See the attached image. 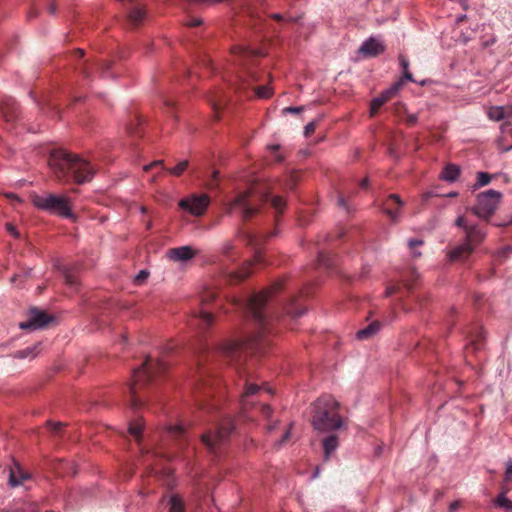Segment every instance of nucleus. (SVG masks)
<instances>
[{"label":"nucleus","instance_id":"nucleus-30","mask_svg":"<svg viewBox=\"0 0 512 512\" xmlns=\"http://www.w3.org/2000/svg\"><path fill=\"white\" fill-rule=\"evenodd\" d=\"M250 266L251 264L250 263H247L245 264L241 269L240 271H237V272H234L233 273V278H235L236 280H243L245 279L246 277H248L251 273L250 271Z\"/></svg>","mask_w":512,"mask_h":512},{"label":"nucleus","instance_id":"nucleus-47","mask_svg":"<svg viewBox=\"0 0 512 512\" xmlns=\"http://www.w3.org/2000/svg\"><path fill=\"white\" fill-rule=\"evenodd\" d=\"M238 347V343H231L228 346H226L224 349L227 350V352H231L235 350Z\"/></svg>","mask_w":512,"mask_h":512},{"label":"nucleus","instance_id":"nucleus-37","mask_svg":"<svg viewBox=\"0 0 512 512\" xmlns=\"http://www.w3.org/2000/svg\"><path fill=\"white\" fill-rule=\"evenodd\" d=\"M290 435H291L290 429L285 430L281 439L278 442H276V446L281 447L290 438Z\"/></svg>","mask_w":512,"mask_h":512},{"label":"nucleus","instance_id":"nucleus-24","mask_svg":"<svg viewBox=\"0 0 512 512\" xmlns=\"http://www.w3.org/2000/svg\"><path fill=\"white\" fill-rule=\"evenodd\" d=\"M398 59H399V64L403 71V78L407 81L413 82L414 81L413 75L409 71V61L403 55H399Z\"/></svg>","mask_w":512,"mask_h":512},{"label":"nucleus","instance_id":"nucleus-33","mask_svg":"<svg viewBox=\"0 0 512 512\" xmlns=\"http://www.w3.org/2000/svg\"><path fill=\"white\" fill-rule=\"evenodd\" d=\"M423 244V241L420 240V239H411L409 242H408V245H409V248L411 249V252L414 256H420L421 253L420 252H416L415 251V247L416 246H421Z\"/></svg>","mask_w":512,"mask_h":512},{"label":"nucleus","instance_id":"nucleus-32","mask_svg":"<svg viewBox=\"0 0 512 512\" xmlns=\"http://www.w3.org/2000/svg\"><path fill=\"white\" fill-rule=\"evenodd\" d=\"M255 92L256 95L261 99L269 98L272 95V89L269 86L257 87Z\"/></svg>","mask_w":512,"mask_h":512},{"label":"nucleus","instance_id":"nucleus-13","mask_svg":"<svg viewBox=\"0 0 512 512\" xmlns=\"http://www.w3.org/2000/svg\"><path fill=\"white\" fill-rule=\"evenodd\" d=\"M197 249L192 246L186 245L177 248H172L167 251V257L173 261H187L197 254Z\"/></svg>","mask_w":512,"mask_h":512},{"label":"nucleus","instance_id":"nucleus-6","mask_svg":"<svg viewBox=\"0 0 512 512\" xmlns=\"http://www.w3.org/2000/svg\"><path fill=\"white\" fill-rule=\"evenodd\" d=\"M501 199L502 194L496 190L490 189L482 192L477 196L473 212L482 219H489L498 208Z\"/></svg>","mask_w":512,"mask_h":512},{"label":"nucleus","instance_id":"nucleus-20","mask_svg":"<svg viewBox=\"0 0 512 512\" xmlns=\"http://www.w3.org/2000/svg\"><path fill=\"white\" fill-rule=\"evenodd\" d=\"M128 17L131 24L138 25L145 19L146 11L144 8L137 6L131 9Z\"/></svg>","mask_w":512,"mask_h":512},{"label":"nucleus","instance_id":"nucleus-41","mask_svg":"<svg viewBox=\"0 0 512 512\" xmlns=\"http://www.w3.org/2000/svg\"><path fill=\"white\" fill-rule=\"evenodd\" d=\"M302 110V107H286L283 109V113H300Z\"/></svg>","mask_w":512,"mask_h":512},{"label":"nucleus","instance_id":"nucleus-42","mask_svg":"<svg viewBox=\"0 0 512 512\" xmlns=\"http://www.w3.org/2000/svg\"><path fill=\"white\" fill-rule=\"evenodd\" d=\"M6 229L14 237H18L19 236V233L17 232V230H16V228H15V226L13 224H10V223L6 224Z\"/></svg>","mask_w":512,"mask_h":512},{"label":"nucleus","instance_id":"nucleus-5","mask_svg":"<svg viewBox=\"0 0 512 512\" xmlns=\"http://www.w3.org/2000/svg\"><path fill=\"white\" fill-rule=\"evenodd\" d=\"M31 201L33 205L40 210H44L64 218H74V214L72 213L69 204V199L65 195H56L51 193L43 195L34 194L31 197Z\"/></svg>","mask_w":512,"mask_h":512},{"label":"nucleus","instance_id":"nucleus-45","mask_svg":"<svg viewBox=\"0 0 512 512\" xmlns=\"http://www.w3.org/2000/svg\"><path fill=\"white\" fill-rule=\"evenodd\" d=\"M202 23V20L200 18H193L190 21L187 22L188 26L195 27Z\"/></svg>","mask_w":512,"mask_h":512},{"label":"nucleus","instance_id":"nucleus-52","mask_svg":"<svg viewBox=\"0 0 512 512\" xmlns=\"http://www.w3.org/2000/svg\"><path fill=\"white\" fill-rule=\"evenodd\" d=\"M319 473H320V469L317 467L315 472H314V474H313V476H312V478L318 477Z\"/></svg>","mask_w":512,"mask_h":512},{"label":"nucleus","instance_id":"nucleus-40","mask_svg":"<svg viewBox=\"0 0 512 512\" xmlns=\"http://www.w3.org/2000/svg\"><path fill=\"white\" fill-rule=\"evenodd\" d=\"M390 202L396 203L399 208L403 205L402 201L400 200L399 196L396 194H391L388 198L387 205H389Z\"/></svg>","mask_w":512,"mask_h":512},{"label":"nucleus","instance_id":"nucleus-16","mask_svg":"<svg viewBox=\"0 0 512 512\" xmlns=\"http://www.w3.org/2000/svg\"><path fill=\"white\" fill-rule=\"evenodd\" d=\"M322 446L324 450V460L328 461L332 455V453L338 448L339 446V439L336 434L331 432L330 435L326 436L322 441Z\"/></svg>","mask_w":512,"mask_h":512},{"label":"nucleus","instance_id":"nucleus-58","mask_svg":"<svg viewBox=\"0 0 512 512\" xmlns=\"http://www.w3.org/2000/svg\"><path fill=\"white\" fill-rule=\"evenodd\" d=\"M273 17H274L275 19H278V20L282 18V17H281V15H279V14H274V15H273Z\"/></svg>","mask_w":512,"mask_h":512},{"label":"nucleus","instance_id":"nucleus-9","mask_svg":"<svg viewBox=\"0 0 512 512\" xmlns=\"http://www.w3.org/2000/svg\"><path fill=\"white\" fill-rule=\"evenodd\" d=\"M232 429L233 425L231 421L226 420L223 423H221L215 434H204L202 435L201 440L210 451H215L217 446L228 438Z\"/></svg>","mask_w":512,"mask_h":512},{"label":"nucleus","instance_id":"nucleus-59","mask_svg":"<svg viewBox=\"0 0 512 512\" xmlns=\"http://www.w3.org/2000/svg\"><path fill=\"white\" fill-rule=\"evenodd\" d=\"M269 148H270L271 150L275 151V150H277V149H278V146H270Z\"/></svg>","mask_w":512,"mask_h":512},{"label":"nucleus","instance_id":"nucleus-38","mask_svg":"<svg viewBox=\"0 0 512 512\" xmlns=\"http://www.w3.org/2000/svg\"><path fill=\"white\" fill-rule=\"evenodd\" d=\"M315 123L314 122H310L308 123L305 127H304V134L306 137H309L310 135H312L315 131Z\"/></svg>","mask_w":512,"mask_h":512},{"label":"nucleus","instance_id":"nucleus-57","mask_svg":"<svg viewBox=\"0 0 512 512\" xmlns=\"http://www.w3.org/2000/svg\"><path fill=\"white\" fill-rule=\"evenodd\" d=\"M255 258H256V261H258V262H260V261H261V255H260V254H257V255L255 256Z\"/></svg>","mask_w":512,"mask_h":512},{"label":"nucleus","instance_id":"nucleus-7","mask_svg":"<svg viewBox=\"0 0 512 512\" xmlns=\"http://www.w3.org/2000/svg\"><path fill=\"white\" fill-rule=\"evenodd\" d=\"M210 204L207 194H191L178 202V207L195 217L202 216Z\"/></svg>","mask_w":512,"mask_h":512},{"label":"nucleus","instance_id":"nucleus-23","mask_svg":"<svg viewBox=\"0 0 512 512\" xmlns=\"http://www.w3.org/2000/svg\"><path fill=\"white\" fill-rule=\"evenodd\" d=\"M40 344H34L32 347H28L22 351L16 353L17 358H34L38 354Z\"/></svg>","mask_w":512,"mask_h":512},{"label":"nucleus","instance_id":"nucleus-8","mask_svg":"<svg viewBox=\"0 0 512 512\" xmlns=\"http://www.w3.org/2000/svg\"><path fill=\"white\" fill-rule=\"evenodd\" d=\"M165 369L166 363L164 361L148 357L143 365L134 372L133 394L136 393V386L150 381L156 370L163 371Z\"/></svg>","mask_w":512,"mask_h":512},{"label":"nucleus","instance_id":"nucleus-50","mask_svg":"<svg viewBox=\"0 0 512 512\" xmlns=\"http://www.w3.org/2000/svg\"><path fill=\"white\" fill-rule=\"evenodd\" d=\"M66 281L69 284H75L76 283V281L74 279H72L69 275H66Z\"/></svg>","mask_w":512,"mask_h":512},{"label":"nucleus","instance_id":"nucleus-19","mask_svg":"<svg viewBox=\"0 0 512 512\" xmlns=\"http://www.w3.org/2000/svg\"><path fill=\"white\" fill-rule=\"evenodd\" d=\"M459 174L460 168L457 165L448 164L442 170L440 178L448 182H453L458 178Z\"/></svg>","mask_w":512,"mask_h":512},{"label":"nucleus","instance_id":"nucleus-55","mask_svg":"<svg viewBox=\"0 0 512 512\" xmlns=\"http://www.w3.org/2000/svg\"><path fill=\"white\" fill-rule=\"evenodd\" d=\"M138 405H140L139 400L134 399V400H133V406H134V407H136V406H138Z\"/></svg>","mask_w":512,"mask_h":512},{"label":"nucleus","instance_id":"nucleus-17","mask_svg":"<svg viewBox=\"0 0 512 512\" xmlns=\"http://www.w3.org/2000/svg\"><path fill=\"white\" fill-rule=\"evenodd\" d=\"M262 390L267 391V393H271V390L266 387H260L256 384H247L246 390L241 398L242 408L247 409V406L250 404L249 398Z\"/></svg>","mask_w":512,"mask_h":512},{"label":"nucleus","instance_id":"nucleus-12","mask_svg":"<svg viewBox=\"0 0 512 512\" xmlns=\"http://www.w3.org/2000/svg\"><path fill=\"white\" fill-rule=\"evenodd\" d=\"M385 51L383 41L377 37H369L359 48V53L366 57H375Z\"/></svg>","mask_w":512,"mask_h":512},{"label":"nucleus","instance_id":"nucleus-29","mask_svg":"<svg viewBox=\"0 0 512 512\" xmlns=\"http://www.w3.org/2000/svg\"><path fill=\"white\" fill-rule=\"evenodd\" d=\"M13 107H14V102L12 100H10V99L9 100H3V101L0 102V109L3 112V116L7 120H10L12 118V116L9 115V111Z\"/></svg>","mask_w":512,"mask_h":512},{"label":"nucleus","instance_id":"nucleus-34","mask_svg":"<svg viewBox=\"0 0 512 512\" xmlns=\"http://www.w3.org/2000/svg\"><path fill=\"white\" fill-rule=\"evenodd\" d=\"M512 480V460L506 462V469L504 473V482L509 483Z\"/></svg>","mask_w":512,"mask_h":512},{"label":"nucleus","instance_id":"nucleus-1","mask_svg":"<svg viewBox=\"0 0 512 512\" xmlns=\"http://www.w3.org/2000/svg\"><path fill=\"white\" fill-rule=\"evenodd\" d=\"M48 164L58 179H67L71 173L74 181L78 184L91 181L95 174V169L88 161L63 150L53 151L50 154Z\"/></svg>","mask_w":512,"mask_h":512},{"label":"nucleus","instance_id":"nucleus-43","mask_svg":"<svg viewBox=\"0 0 512 512\" xmlns=\"http://www.w3.org/2000/svg\"><path fill=\"white\" fill-rule=\"evenodd\" d=\"M386 213L392 218V219H397L400 215V211L399 209H396V210H392V209H389L387 208L386 209Z\"/></svg>","mask_w":512,"mask_h":512},{"label":"nucleus","instance_id":"nucleus-26","mask_svg":"<svg viewBox=\"0 0 512 512\" xmlns=\"http://www.w3.org/2000/svg\"><path fill=\"white\" fill-rule=\"evenodd\" d=\"M492 178H493V176L489 175L486 172H478L477 180L475 183V188H480V187L486 186L487 184L490 183Z\"/></svg>","mask_w":512,"mask_h":512},{"label":"nucleus","instance_id":"nucleus-39","mask_svg":"<svg viewBox=\"0 0 512 512\" xmlns=\"http://www.w3.org/2000/svg\"><path fill=\"white\" fill-rule=\"evenodd\" d=\"M260 411H261L262 415H263L265 418H267V419H269V418H270V416H271V414H272V409H271V407H270V406H268V405H262V406L260 407Z\"/></svg>","mask_w":512,"mask_h":512},{"label":"nucleus","instance_id":"nucleus-53","mask_svg":"<svg viewBox=\"0 0 512 512\" xmlns=\"http://www.w3.org/2000/svg\"><path fill=\"white\" fill-rule=\"evenodd\" d=\"M153 167H154V166H150V164H148V165H145V166L143 167V170H144V171H149V170H150V169H152Z\"/></svg>","mask_w":512,"mask_h":512},{"label":"nucleus","instance_id":"nucleus-25","mask_svg":"<svg viewBox=\"0 0 512 512\" xmlns=\"http://www.w3.org/2000/svg\"><path fill=\"white\" fill-rule=\"evenodd\" d=\"M169 503H170L169 512H183V510H184L183 502H182L181 498H179L178 496H176V495L171 496Z\"/></svg>","mask_w":512,"mask_h":512},{"label":"nucleus","instance_id":"nucleus-3","mask_svg":"<svg viewBox=\"0 0 512 512\" xmlns=\"http://www.w3.org/2000/svg\"><path fill=\"white\" fill-rule=\"evenodd\" d=\"M270 198V192L266 185H254L248 190L239 193L232 201L226 204V212L232 214L240 211L244 220L250 219L259 210V203L266 202Z\"/></svg>","mask_w":512,"mask_h":512},{"label":"nucleus","instance_id":"nucleus-2","mask_svg":"<svg viewBox=\"0 0 512 512\" xmlns=\"http://www.w3.org/2000/svg\"><path fill=\"white\" fill-rule=\"evenodd\" d=\"M339 403L331 396H325L315 404L312 426L320 433H331L345 427V421L338 413Z\"/></svg>","mask_w":512,"mask_h":512},{"label":"nucleus","instance_id":"nucleus-21","mask_svg":"<svg viewBox=\"0 0 512 512\" xmlns=\"http://www.w3.org/2000/svg\"><path fill=\"white\" fill-rule=\"evenodd\" d=\"M507 490L503 491L495 499L494 503L496 506L503 508L507 511H512V501L506 496Z\"/></svg>","mask_w":512,"mask_h":512},{"label":"nucleus","instance_id":"nucleus-46","mask_svg":"<svg viewBox=\"0 0 512 512\" xmlns=\"http://www.w3.org/2000/svg\"><path fill=\"white\" fill-rule=\"evenodd\" d=\"M147 276H148V273H147V272H145V271H141V272L136 276L135 280H136L137 282H140V281L145 280V279L147 278Z\"/></svg>","mask_w":512,"mask_h":512},{"label":"nucleus","instance_id":"nucleus-11","mask_svg":"<svg viewBox=\"0 0 512 512\" xmlns=\"http://www.w3.org/2000/svg\"><path fill=\"white\" fill-rule=\"evenodd\" d=\"M271 294V290L268 289L259 294L253 295L248 302V309L253 315V317L257 320L262 319V309L266 305Z\"/></svg>","mask_w":512,"mask_h":512},{"label":"nucleus","instance_id":"nucleus-36","mask_svg":"<svg viewBox=\"0 0 512 512\" xmlns=\"http://www.w3.org/2000/svg\"><path fill=\"white\" fill-rule=\"evenodd\" d=\"M199 316L202 319V321L207 325L213 322V316L210 312L201 311Z\"/></svg>","mask_w":512,"mask_h":512},{"label":"nucleus","instance_id":"nucleus-14","mask_svg":"<svg viewBox=\"0 0 512 512\" xmlns=\"http://www.w3.org/2000/svg\"><path fill=\"white\" fill-rule=\"evenodd\" d=\"M488 117L493 121H500L512 117L511 106H492L487 111Z\"/></svg>","mask_w":512,"mask_h":512},{"label":"nucleus","instance_id":"nucleus-15","mask_svg":"<svg viewBox=\"0 0 512 512\" xmlns=\"http://www.w3.org/2000/svg\"><path fill=\"white\" fill-rule=\"evenodd\" d=\"M399 85H396L395 87L386 90L384 93H382L379 97L374 98L371 101L370 105V114L373 116L377 113V111L380 109V107L393 95L398 91Z\"/></svg>","mask_w":512,"mask_h":512},{"label":"nucleus","instance_id":"nucleus-28","mask_svg":"<svg viewBox=\"0 0 512 512\" xmlns=\"http://www.w3.org/2000/svg\"><path fill=\"white\" fill-rule=\"evenodd\" d=\"M188 167V161L182 160L175 167L168 169V172L174 176H180Z\"/></svg>","mask_w":512,"mask_h":512},{"label":"nucleus","instance_id":"nucleus-31","mask_svg":"<svg viewBox=\"0 0 512 512\" xmlns=\"http://www.w3.org/2000/svg\"><path fill=\"white\" fill-rule=\"evenodd\" d=\"M271 205L277 212H282L285 208L286 202L285 200L280 196H274L271 199Z\"/></svg>","mask_w":512,"mask_h":512},{"label":"nucleus","instance_id":"nucleus-51","mask_svg":"<svg viewBox=\"0 0 512 512\" xmlns=\"http://www.w3.org/2000/svg\"><path fill=\"white\" fill-rule=\"evenodd\" d=\"M54 430H58L61 427V423H51Z\"/></svg>","mask_w":512,"mask_h":512},{"label":"nucleus","instance_id":"nucleus-10","mask_svg":"<svg viewBox=\"0 0 512 512\" xmlns=\"http://www.w3.org/2000/svg\"><path fill=\"white\" fill-rule=\"evenodd\" d=\"M51 320V317H49L44 311L31 309L28 314V319L21 322L19 327L21 329H28L32 331L39 330L44 328Z\"/></svg>","mask_w":512,"mask_h":512},{"label":"nucleus","instance_id":"nucleus-22","mask_svg":"<svg viewBox=\"0 0 512 512\" xmlns=\"http://www.w3.org/2000/svg\"><path fill=\"white\" fill-rule=\"evenodd\" d=\"M379 328H380V326L378 323H372L365 329L359 330L357 332L356 336L360 340L366 339L369 336L374 335L379 330Z\"/></svg>","mask_w":512,"mask_h":512},{"label":"nucleus","instance_id":"nucleus-4","mask_svg":"<svg viewBox=\"0 0 512 512\" xmlns=\"http://www.w3.org/2000/svg\"><path fill=\"white\" fill-rule=\"evenodd\" d=\"M455 224L458 227L464 228L466 238L464 243L458 245L448 253V257L451 261H463L466 260L474 251L475 247L483 241L485 233L474 225H466L463 216H459Z\"/></svg>","mask_w":512,"mask_h":512},{"label":"nucleus","instance_id":"nucleus-35","mask_svg":"<svg viewBox=\"0 0 512 512\" xmlns=\"http://www.w3.org/2000/svg\"><path fill=\"white\" fill-rule=\"evenodd\" d=\"M9 201H11L12 204H21L23 201L22 199L12 192H6L3 194Z\"/></svg>","mask_w":512,"mask_h":512},{"label":"nucleus","instance_id":"nucleus-54","mask_svg":"<svg viewBox=\"0 0 512 512\" xmlns=\"http://www.w3.org/2000/svg\"><path fill=\"white\" fill-rule=\"evenodd\" d=\"M49 9H50V12H51L52 14H54V13H55V11H56V8H55V6H54L53 4L49 7Z\"/></svg>","mask_w":512,"mask_h":512},{"label":"nucleus","instance_id":"nucleus-48","mask_svg":"<svg viewBox=\"0 0 512 512\" xmlns=\"http://www.w3.org/2000/svg\"><path fill=\"white\" fill-rule=\"evenodd\" d=\"M275 425L276 424H268L266 427L267 432L271 433L273 431V429L275 428Z\"/></svg>","mask_w":512,"mask_h":512},{"label":"nucleus","instance_id":"nucleus-49","mask_svg":"<svg viewBox=\"0 0 512 512\" xmlns=\"http://www.w3.org/2000/svg\"><path fill=\"white\" fill-rule=\"evenodd\" d=\"M159 165H162V161L161 160H156V161H153L150 163V166H159Z\"/></svg>","mask_w":512,"mask_h":512},{"label":"nucleus","instance_id":"nucleus-18","mask_svg":"<svg viewBox=\"0 0 512 512\" xmlns=\"http://www.w3.org/2000/svg\"><path fill=\"white\" fill-rule=\"evenodd\" d=\"M29 474L22 471L18 465H15L14 468H11L9 475V484L12 487L21 485L25 480L29 479Z\"/></svg>","mask_w":512,"mask_h":512},{"label":"nucleus","instance_id":"nucleus-60","mask_svg":"<svg viewBox=\"0 0 512 512\" xmlns=\"http://www.w3.org/2000/svg\"><path fill=\"white\" fill-rule=\"evenodd\" d=\"M339 204H340L341 206H344V201H343V199H342V198H340V199H339Z\"/></svg>","mask_w":512,"mask_h":512},{"label":"nucleus","instance_id":"nucleus-56","mask_svg":"<svg viewBox=\"0 0 512 512\" xmlns=\"http://www.w3.org/2000/svg\"><path fill=\"white\" fill-rule=\"evenodd\" d=\"M367 182H368V180H367V179H364V180L362 181V183H361V186H363V187H364V186H366V185H367Z\"/></svg>","mask_w":512,"mask_h":512},{"label":"nucleus","instance_id":"nucleus-27","mask_svg":"<svg viewBox=\"0 0 512 512\" xmlns=\"http://www.w3.org/2000/svg\"><path fill=\"white\" fill-rule=\"evenodd\" d=\"M143 431V424L142 422L136 421L134 423H131L129 426V433L135 438L139 439Z\"/></svg>","mask_w":512,"mask_h":512},{"label":"nucleus","instance_id":"nucleus-44","mask_svg":"<svg viewBox=\"0 0 512 512\" xmlns=\"http://www.w3.org/2000/svg\"><path fill=\"white\" fill-rule=\"evenodd\" d=\"M170 433L176 434V433H182L183 432V426L182 425H175L173 427L169 428Z\"/></svg>","mask_w":512,"mask_h":512}]
</instances>
